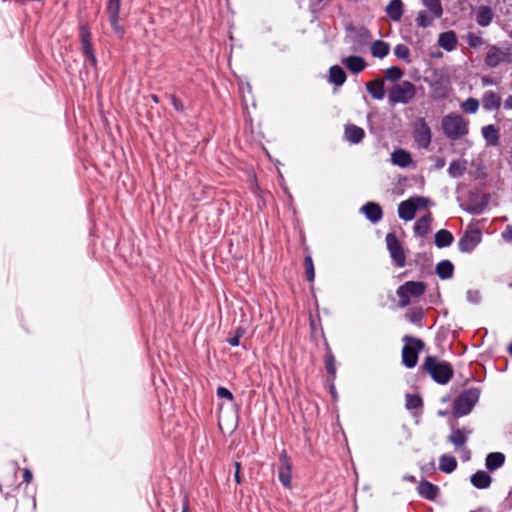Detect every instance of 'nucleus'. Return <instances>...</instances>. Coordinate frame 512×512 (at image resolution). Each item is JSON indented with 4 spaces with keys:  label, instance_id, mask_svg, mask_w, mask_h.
<instances>
[{
    "label": "nucleus",
    "instance_id": "7ed1b4c3",
    "mask_svg": "<svg viewBox=\"0 0 512 512\" xmlns=\"http://www.w3.org/2000/svg\"><path fill=\"white\" fill-rule=\"evenodd\" d=\"M480 391L477 388H470L462 392L454 402L453 413L457 417H462L471 412L478 402Z\"/></svg>",
    "mask_w": 512,
    "mask_h": 512
},
{
    "label": "nucleus",
    "instance_id": "a19ab883",
    "mask_svg": "<svg viewBox=\"0 0 512 512\" xmlns=\"http://www.w3.org/2000/svg\"><path fill=\"white\" fill-rule=\"evenodd\" d=\"M385 75L388 80L396 81L402 77L403 73L400 68L393 66L386 69Z\"/></svg>",
    "mask_w": 512,
    "mask_h": 512
},
{
    "label": "nucleus",
    "instance_id": "a878e982",
    "mask_svg": "<svg viewBox=\"0 0 512 512\" xmlns=\"http://www.w3.org/2000/svg\"><path fill=\"white\" fill-rule=\"evenodd\" d=\"M364 135V130L356 125H347L345 128V138L350 143H359L363 139Z\"/></svg>",
    "mask_w": 512,
    "mask_h": 512
},
{
    "label": "nucleus",
    "instance_id": "4c0bfd02",
    "mask_svg": "<svg viewBox=\"0 0 512 512\" xmlns=\"http://www.w3.org/2000/svg\"><path fill=\"white\" fill-rule=\"evenodd\" d=\"M437 19L433 14L429 15L426 11H420L416 17V24L419 27L426 28L433 24V21Z\"/></svg>",
    "mask_w": 512,
    "mask_h": 512
},
{
    "label": "nucleus",
    "instance_id": "052dcab7",
    "mask_svg": "<svg viewBox=\"0 0 512 512\" xmlns=\"http://www.w3.org/2000/svg\"><path fill=\"white\" fill-rule=\"evenodd\" d=\"M406 479H408L410 481H414L415 480V478L413 476L407 477Z\"/></svg>",
    "mask_w": 512,
    "mask_h": 512
},
{
    "label": "nucleus",
    "instance_id": "ea45409f",
    "mask_svg": "<svg viewBox=\"0 0 512 512\" xmlns=\"http://www.w3.org/2000/svg\"><path fill=\"white\" fill-rule=\"evenodd\" d=\"M394 54L395 56L400 59L404 60L405 62L409 63L410 60V50L409 48L404 44H398L394 48Z\"/></svg>",
    "mask_w": 512,
    "mask_h": 512
},
{
    "label": "nucleus",
    "instance_id": "4be33fe9",
    "mask_svg": "<svg viewBox=\"0 0 512 512\" xmlns=\"http://www.w3.org/2000/svg\"><path fill=\"white\" fill-rule=\"evenodd\" d=\"M417 490L422 497L428 500H435L439 493V488L428 481H421Z\"/></svg>",
    "mask_w": 512,
    "mask_h": 512
},
{
    "label": "nucleus",
    "instance_id": "680f3d73",
    "mask_svg": "<svg viewBox=\"0 0 512 512\" xmlns=\"http://www.w3.org/2000/svg\"><path fill=\"white\" fill-rule=\"evenodd\" d=\"M509 352H510V354L512 355V343H511V344H510V346H509Z\"/></svg>",
    "mask_w": 512,
    "mask_h": 512
},
{
    "label": "nucleus",
    "instance_id": "393cba45",
    "mask_svg": "<svg viewBox=\"0 0 512 512\" xmlns=\"http://www.w3.org/2000/svg\"><path fill=\"white\" fill-rule=\"evenodd\" d=\"M391 161L394 165L405 168L411 163V155L404 149H397L391 154Z\"/></svg>",
    "mask_w": 512,
    "mask_h": 512
},
{
    "label": "nucleus",
    "instance_id": "5701e85b",
    "mask_svg": "<svg viewBox=\"0 0 512 512\" xmlns=\"http://www.w3.org/2000/svg\"><path fill=\"white\" fill-rule=\"evenodd\" d=\"M438 44L447 51L454 50L457 45L456 34L453 31L441 33L438 38Z\"/></svg>",
    "mask_w": 512,
    "mask_h": 512
},
{
    "label": "nucleus",
    "instance_id": "bf43d9fd",
    "mask_svg": "<svg viewBox=\"0 0 512 512\" xmlns=\"http://www.w3.org/2000/svg\"><path fill=\"white\" fill-rule=\"evenodd\" d=\"M173 103H174V106H175L176 109H180L179 108V104H177V101L175 99L173 100Z\"/></svg>",
    "mask_w": 512,
    "mask_h": 512
},
{
    "label": "nucleus",
    "instance_id": "c03bdc74",
    "mask_svg": "<svg viewBox=\"0 0 512 512\" xmlns=\"http://www.w3.org/2000/svg\"><path fill=\"white\" fill-rule=\"evenodd\" d=\"M466 297L470 303L477 304L481 299V294L478 290H468Z\"/></svg>",
    "mask_w": 512,
    "mask_h": 512
},
{
    "label": "nucleus",
    "instance_id": "5fc2aeb1",
    "mask_svg": "<svg viewBox=\"0 0 512 512\" xmlns=\"http://www.w3.org/2000/svg\"><path fill=\"white\" fill-rule=\"evenodd\" d=\"M182 512H189V505L187 498L184 499Z\"/></svg>",
    "mask_w": 512,
    "mask_h": 512
},
{
    "label": "nucleus",
    "instance_id": "a211bd4d",
    "mask_svg": "<svg viewBox=\"0 0 512 512\" xmlns=\"http://www.w3.org/2000/svg\"><path fill=\"white\" fill-rule=\"evenodd\" d=\"M470 433L471 431L465 428L453 429L448 437V440L451 444L455 446L456 449L462 448L466 444Z\"/></svg>",
    "mask_w": 512,
    "mask_h": 512
},
{
    "label": "nucleus",
    "instance_id": "dca6fc26",
    "mask_svg": "<svg viewBox=\"0 0 512 512\" xmlns=\"http://www.w3.org/2000/svg\"><path fill=\"white\" fill-rule=\"evenodd\" d=\"M481 134L486 141L487 146H497L499 144V128L493 124L483 126Z\"/></svg>",
    "mask_w": 512,
    "mask_h": 512
},
{
    "label": "nucleus",
    "instance_id": "37998d69",
    "mask_svg": "<svg viewBox=\"0 0 512 512\" xmlns=\"http://www.w3.org/2000/svg\"><path fill=\"white\" fill-rule=\"evenodd\" d=\"M305 269H306V276H307L308 281L312 282L315 277V272H314L313 261L310 256H307L305 258Z\"/></svg>",
    "mask_w": 512,
    "mask_h": 512
},
{
    "label": "nucleus",
    "instance_id": "cd10ccee",
    "mask_svg": "<svg viewBox=\"0 0 512 512\" xmlns=\"http://www.w3.org/2000/svg\"><path fill=\"white\" fill-rule=\"evenodd\" d=\"M387 15L393 21H400L403 15V3L401 0H391L390 3L386 7Z\"/></svg>",
    "mask_w": 512,
    "mask_h": 512
},
{
    "label": "nucleus",
    "instance_id": "9b49d317",
    "mask_svg": "<svg viewBox=\"0 0 512 512\" xmlns=\"http://www.w3.org/2000/svg\"><path fill=\"white\" fill-rule=\"evenodd\" d=\"M414 138L422 148H427L431 142V131L423 118L417 119L414 129Z\"/></svg>",
    "mask_w": 512,
    "mask_h": 512
},
{
    "label": "nucleus",
    "instance_id": "58836bf2",
    "mask_svg": "<svg viewBox=\"0 0 512 512\" xmlns=\"http://www.w3.org/2000/svg\"><path fill=\"white\" fill-rule=\"evenodd\" d=\"M460 108L468 114H475L479 109V101L475 98H468L461 103Z\"/></svg>",
    "mask_w": 512,
    "mask_h": 512
},
{
    "label": "nucleus",
    "instance_id": "2eb2a0df",
    "mask_svg": "<svg viewBox=\"0 0 512 512\" xmlns=\"http://www.w3.org/2000/svg\"><path fill=\"white\" fill-rule=\"evenodd\" d=\"M342 64L347 67V69L353 73L358 74L363 71L366 67L365 60L360 56H348L344 57L341 60Z\"/></svg>",
    "mask_w": 512,
    "mask_h": 512
},
{
    "label": "nucleus",
    "instance_id": "473e14b6",
    "mask_svg": "<svg viewBox=\"0 0 512 512\" xmlns=\"http://www.w3.org/2000/svg\"><path fill=\"white\" fill-rule=\"evenodd\" d=\"M457 467L455 457L444 454L439 459V469L444 473H452Z\"/></svg>",
    "mask_w": 512,
    "mask_h": 512
},
{
    "label": "nucleus",
    "instance_id": "e433bc0d",
    "mask_svg": "<svg viewBox=\"0 0 512 512\" xmlns=\"http://www.w3.org/2000/svg\"><path fill=\"white\" fill-rule=\"evenodd\" d=\"M422 4L429 10L434 17L440 18L443 14V8L440 0H421Z\"/></svg>",
    "mask_w": 512,
    "mask_h": 512
},
{
    "label": "nucleus",
    "instance_id": "423d86ee",
    "mask_svg": "<svg viewBox=\"0 0 512 512\" xmlns=\"http://www.w3.org/2000/svg\"><path fill=\"white\" fill-rule=\"evenodd\" d=\"M405 345L402 349V362L407 368H413L418 361V353L423 349L421 340L409 336L404 337Z\"/></svg>",
    "mask_w": 512,
    "mask_h": 512
},
{
    "label": "nucleus",
    "instance_id": "de8ad7c7",
    "mask_svg": "<svg viewBox=\"0 0 512 512\" xmlns=\"http://www.w3.org/2000/svg\"><path fill=\"white\" fill-rule=\"evenodd\" d=\"M467 41H468V44L473 47L481 45L483 42L481 37L474 35V34H469L467 37Z\"/></svg>",
    "mask_w": 512,
    "mask_h": 512
},
{
    "label": "nucleus",
    "instance_id": "c9c22d12",
    "mask_svg": "<svg viewBox=\"0 0 512 512\" xmlns=\"http://www.w3.org/2000/svg\"><path fill=\"white\" fill-rule=\"evenodd\" d=\"M453 242V235L447 230H439L435 235V244L437 247H447Z\"/></svg>",
    "mask_w": 512,
    "mask_h": 512
},
{
    "label": "nucleus",
    "instance_id": "f704fd0d",
    "mask_svg": "<svg viewBox=\"0 0 512 512\" xmlns=\"http://www.w3.org/2000/svg\"><path fill=\"white\" fill-rule=\"evenodd\" d=\"M390 50L389 44L384 41H375L371 46V53L374 57L384 58Z\"/></svg>",
    "mask_w": 512,
    "mask_h": 512
},
{
    "label": "nucleus",
    "instance_id": "3c124183",
    "mask_svg": "<svg viewBox=\"0 0 512 512\" xmlns=\"http://www.w3.org/2000/svg\"><path fill=\"white\" fill-rule=\"evenodd\" d=\"M23 479L26 483H30L33 479L32 472L29 469L23 471Z\"/></svg>",
    "mask_w": 512,
    "mask_h": 512
},
{
    "label": "nucleus",
    "instance_id": "aec40b11",
    "mask_svg": "<svg viewBox=\"0 0 512 512\" xmlns=\"http://www.w3.org/2000/svg\"><path fill=\"white\" fill-rule=\"evenodd\" d=\"M346 73L339 65H333L329 69L327 81L335 86H342L346 81Z\"/></svg>",
    "mask_w": 512,
    "mask_h": 512
},
{
    "label": "nucleus",
    "instance_id": "72a5a7b5",
    "mask_svg": "<svg viewBox=\"0 0 512 512\" xmlns=\"http://www.w3.org/2000/svg\"><path fill=\"white\" fill-rule=\"evenodd\" d=\"M430 223L431 216L430 213H428L416 221L414 226V232L419 236L426 235L430 229Z\"/></svg>",
    "mask_w": 512,
    "mask_h": 512
},
{
    "label": "nucleus",
    "instance_id": "603ef678",
    "mask_svg": "<svg viewBox=\"0 0 512 512\" xmlns=\"http://www.w3.org/2000/svg\"><path fill=\"white\" fill-rule=\"evenodd\" d=\"M504 108L506 110H512V95L508 96L504 101Z\"/></svg>",
    "mask_w": 512,
    "mask_h": 512
},
{
    "label": "nucleus",
    "instance_id": "6ab92c4d",
    "mask_svg": "<svg viewBox=\"0 0 512 512\" xmlns=\"http://www.w3.org/2000/svg\"><path fill=\"white\" fill-rule=\"evenodd\" d=\"M361 211L364 213L367 219H369L372 223H377L381 220L383 213L381 207L374 203V202H368L365 204Z\"/></svg>",
    "mask_w": 512,
    "mask_h": 512
},
{
    "label": "nucleus",
    "instance_id": "13d9d810",
    "mask_svg": "<svg viewBox=\"0 0 512 512\" xmlns=\"http://www.w3.org/2000/svg\"><path fill=\"white\" fill-rule=\"evenodd\" d=\"M240 468H241L240 463L236 462L235 463V471H238V473H240Z\"/></svg>",
    "mask_w": 512,
    "mask_h": 512
},
{
    "label": "nucleus",
    "instance_id": "4d7b16f0",
    "mask_svg": "<svg viewBox=\"0 0 512 512\" xmlns=\"http://www.w3.org/2000/svg\"><path fill=\"white\" fill-rule=\"evenodd\" d=\"M444 165H445L444 160H439V161L437 162V167H438V168H442Z\"/></svg>",
    "mask_w": 512,
    "mask_h": 512
},
{
    "label": "nucleus",
    "instance_id": "9d476101",
    "mask_svg": "<svg viewBox=\"0 0 512 512\" xmlns=\"http://www.w3.org/2000/svg\"><path fill=\"white\" fill-rule=\"evenodd\" d=\"M501 63H512V53L495 46L491 47L486 56V64L496 67Z\"/></svg>",
    "mask_w": 512,
    "mask_h": 512
},
{
    "label": "nucleus",
    "instance_id": "20e7f679",
    "mask_svg": "<svg viewBox=\"0 0 512 512\" xmlns=\"http://www.w3.org/2000/svg\"><path fill=\"white\" fill-rule=\"evenodd\" d=\"M431 205L429 198L414 196L402 201L398 205V216L404 221H411L418 210L426 209Z\"/></svg>",
    "mask_w": 512,
    "mask_h": 512
},
{
    "label": "nucleus",
    "instance_id": "49530a36",
    "mask_svg": "<svg viewBox=\"0 0 512 512\" xmlns=\"http://www.w3.org/2000/svg\"><path fill=\"white\" fill-rule=\"evenodd\" d=\"M217 396L220 398H226L229 401L233 400L232 393L225 387H219L217 389Z\"/></svg>",
    "mask_w": 512,
    "mask_h": 512
},
{
    "label": "nucleus",
    "instance_id": "a18cd8bd",
    "mask_svg": "<svg viewBox=\"0 0 512 512\" xmlns=\"http://www.w3.org/2000/svg\"><path fill=\"white\" fill-rule=\"evenodd\" d=\"M326 369L332 375L336 373L335 360L332 355H328L326 358Z\"/></svg>",
    "mask_w": 512,
    "mask_h": 512
},
{
    "label": "nucleus",
    "instance_id": "ddd939ff",
    "mask_svg": "<svg viewBox=\"0 0 512 512\" xmlns=\"http://www.w3.org/2000/svg\"><path fill=\"white\" fill-rule=\"evenodd\" d=\"M121 0H109L108 3V13L110 24L116 34L122 36L124 34V29L119 25V12H120Z\"/></svg>",
    "mask_w": 512,
    "mask_h": 512
},
{
    "label": "nucleus",
    "instance_id": "7c9ffc66",
    "mask_svg": "<svg viewBox=\"0 0 512 512\" xmlns=\"http://www.w3.org/2000/svg\"><path fill=\"white\" fill-rule=\"evenodd\" d=\"M492 19L493 12L491 8L487 6H481L476 10V21L480 26H488L491 23Z\"/></svg>",
    "mask_w": 512,
    "mask_h": 512
},
{
    "label": "nucleus",
    "instance_id": "864d4df0",
    "mask_svg": "<svg viewBox=\"0 0 512 512\" xmlns=\"http://www.w3.org/2000/svg\"><path fill=\"white\" fill-rule=\"evenodd\" d=\"M229 344L232 346H238L239 345V335H236L228 340Z\"/></svg>",
    "mask_w": 512,
    "mask_h": 512
},
{
    "label": "nucleus",
    "instance_id": "2f4dec72",
    "mask_svg": "<svg viewBox=\"0 0 512 512\" xmlns=\"http://www.w3.org/2000/svg\"><path fill=\"white\" fill-rule=\"evenodd\" d=\"M454 266L449 260H442L436 266V274L441 279H449L453 276Z\"/></svg>",
    "mask_w": 512,
    "mask_h": 512
},
{
    "label": "nucleus",
    "instance_id": "bb28decb",
    "mask_svg": "<svg viewBox=\"0 0 512 512\" xmlns=\"http://www.w3.org/2000/svg\"><path fill=\"white\" fill-rule=\"evenodd\" d=\"M504 462L505 455L503 453L492 452L487 455L485 465L488 470L494 471L503 466Z\"/></svg>",
    "mask_w": 512,
    "mask_h": 512
},
{
    "label": "nucleus",
    "instance_id": "f3484780",
    "mask_svg": "<svg viewBox=\"0 0 512 512\" xmlns=\"http://www.w3.org/2000/svg\"><path fill=\"white\" fill-rule=\"evenodd\" d=\"M482 105L487 111L497 110L501 106V97L494 91H486L482 96Z\"/></svg>",
    "mask_w": 512,
    "mask_h": 512
},
{
    "label": "nucleus",
    "instance_id": "79ce46f5",
    "mask_svg": "<svg viewBox=\"0 0 512 512\" xmlns=\"http://www.w3.org/2000/svg\"><path fill=\"white\" fill-rule=\"evenodd\" d=\"M422 404L421 398L417 395H407L406 396V407L408 409H416L420 407Z\"/></svg>",
    "mask_w": 512,
    "mask_h": 512
},
{
    "label": "nucleus",
    "instance_id": "6e6d98bb",
    "mask_svg": "<svg viewBox=\"0 0 512 512\" xmlns=\"http://www.w3.org/2000/svg\"><path fill=\"white\" fill-rule=\"evenodd\" d=\"M234 477H235L236 483L240 484L241 483V477H240V473H238V471H235Z\"/></svg>",
    "mask_w": 512,
    "mask_h": 512
},
{
    "label": "nucleus",
    "instance_id": "6e6552de",
    "mask_svg": "<svg viewBox=\"0 0 512 512\" xmlns=\"http://www.w3.org/2000/svg\"><path fill=\"white\" fill-rule=\"evenodd\" d=\"M386 246L393 262L400 268L406 264V255L402 243L394 233L386 235Z\"/></svg>",
    "mask_w": 512,
    "mask_h": 512
},
{
    "label": "nucleus",
    "instance_id": "4468645a",
    "mask_svg": "<svg viewBox=\"0 0 512 512\" xmlns=\"http://www.w3.org/2000/svg\"><path fill=\"white\" fill-rule=\"evenodd\" d=\"M80 35H81L83 53H84L86 59L90 61L91 65L95 66L96 65V57L93 53L90 33L85 27H82Z\"/></svg>",
    "mask_w": 512,
    "mask_h": 512
},
{
    "label": "nucleus",
    "instance_id": "1a4fd4ad",
    "mask_svg": "<svg viewBox=\"0 0 512 512\" xmlns=\"http://www.w3.org/2000/svg\"><path fill=\"white\" fill-rule=\"evenodd\" d=\"M481 242V232L477 228H469L459 240V249L462 252H472Z\"/></svg>",
    "mask_w": 512,
    "mask_h": 512
},
{
    "label": "nucleus",
    "instance_id": "412c9836",
    "mask_svg": "<svg viewBox=\"0 0 512 512\" xmlns=\"http://www.w3.org/2000/svg\"><path fill=\"white\" fill-rule=\"evenodd\" d=\"M366 89L376 100H382L385 97L384 81L382 79H374L368 82Z\"/></svg>",
    "mask_w": 512,
    "mask_h": 512
},
{
    "label": "nucleus",
    "instance_id": "e2e57ef3",
    "mask_svg": "<svg viewBox=\"0 0 512 512\" xmlns=\"http://www.w3.org/2000/svg\"><path fill=\"white\" fill-rule=\"evenodd\" d=\"M510 37L512 38V29H511V32H510Z\"/></svg>",
    "mask_w": 512,
    "mask_h": 512
},
{
    "label": "nucleus",
    "instance_id": "c85d7f7f",
    "mask_svg": "<svg viewBox=\"0 0 512 512\" xmlns=\"http://www.w3.org/2000/svg\"><path fill=\"white\" fill-rule=\"evenodd\" d=\"M432 95L436 99H443L448 96L449 82L447 80L436 81L431 84Z\"/></svg>",
    "mask_w": 512,
    "mask_h": 512
},
{
    "label": "nucleus",
    "instance_id": "f257e3e1",
    "mask_svg": "<svg viewBox=\"0 0 512 512\" xmlns=\"http://www.w3.org/2000/svg\"><path fill=\"white\" fill-rule=\"evenodd\" d=\"M444 135L450 140H458L469 133V120L462 115L452 112L441 120Z\"/></svg>",
    "mask_w": 512,
    "mask_h": 512
},
{
    "label": "nucleus",
    "instance_id": "8fccbe9b",
    "mask_svg": "<svg viewBox=\"0 0 512 512\" xmlns=\"http://www.w3.org/2000/svg\"><path fill=\"white\" fill-rule=\"evenodd\" d=\"M460 453H461V459L463 461H468L470 459V451L467 448L462 447L460 449Z\"/></svg>",
    "mask_w": 512,
    "mask_h": 512
},
{
    "label": "nucleus",
    "instance_id": "f8f14e48",
    "mask_svg": "<svg viewBox=\"0 0 512 512\" xmlns=\"http://www.w3.org/2000/svg\"><path fill=\"white\" fill-rule=\"evenodd\" d=\"M292 467L287 455L282 453L280 456V466L278 470V478L283 486L291 488L292 484Z\"/></svg>",
    "mask_w": 512,
    "mask_h": 512
},
{
    "label": "nucleus",
    "instance_id": "0eeeda50",
    "mask_svg": "<svg viewBox=\"0 0 512 512\" xmlns=\"http://www.w3.org/2000/svg\"><path fill=\"white\" fill-rule=\"evenodd\" d=\"M425 291V285L422 282L409 281L397 289L399 305L406 307L415 298L421 296Z\"/></svg>",
    "mask_w": 512,
    "mask_h": 512
},
{
    "label": "nucleus",
    "instance_id": "f03ea898",
    "mask_svg": "<svg viewBox=\"0 0 512 512\" xmlns=\"http://www.w3.org/2000/svg\"><path fill=\"white\" fill-rule=\"evenodd\" d=\"M424 370L439 384H446L453 375V369L448 362L428 356L424 362Z\"/></svg>",
    "mask_w": 512,
    "mask_h": 512
},
{
    "label": "nucleus",
    "instance_id": "c756f323",
    "mask_svg": "<svg viewBox=\"0 0 512 512\" xmlns=\"http://www.w3.org/2000/svg\"><path fill=\"white\" fill-rule=\"evenodd\" d=\"M467 169V160L458 159L450 163L448 167V174L453 178H459L464 175Z\"/></svg>",
    "mask_w": 512,
    "mask_h": 512
},
{
    "label": "nucleus",
    "instance_id": "09e8293b",
    "mask_svg": "<svg viewBox=\"0 0 512 512\" xmlns=\"http://www.w3.org/2000/svg\"><path fill=\"white\" fill-rule=\"evenodd\" d=\"M502 238L506 242H512V225H508L502 232Z\"/></svg>",
    "mask_w": 512,
    "mask_h": 512
},
{
    "label": "nucleus",
    "instance_id": "b1692460",
    "mask_svg": "<svg viewBox=\"0 0 512 512\" xmlns=\"http://www.w3.org/2000/svg\"><path fill=\"white\" fill-rule=\"evenodd\" d=\"M492 482L491 476L483 470L477 471L471 476V483L478 489H486Z\"/></svg>",
    "mask_w": 512,
    "mask_h": 512
},
{
    "label": "nucleus",
    "instance_id": "39448f33",
    "mask_svg": "<svg viewBox=\"0 0 512 512\" xmlns=\"http://www.w3.org/2000/svg\"><path fill=\"white\" fill-rule=\"evenodd\" d=\"M416 95V88L414 84L409 81H403L401 83L395 84L389 91V101L393 104L401 103L407 104L409 103Z\"/></svg>",
    "mask_w": 512,
    "mask_h": 512
}]
</instances>
